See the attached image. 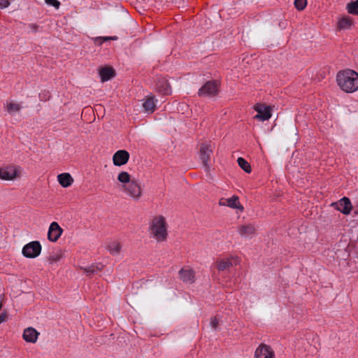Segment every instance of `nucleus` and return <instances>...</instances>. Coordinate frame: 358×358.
<instances>
[{"mask_svg":"<svg viewBox=\"0 0 358 358\" xmlns=\"http://www.w3.org/2000/svg\"><path fill=\"white\" fill-rule=\"evenodd\" d=\"M254 109L257 113V114L254 117L255 119L263 122L269 120L271 117V109L270 106L257 103L255 105Z\"/></svg>","mask_w":358,"mask_h":358,"instance_id":"obj_9","label":"nucleus"},{"mask_svg":"<svg viewBox=\"0 0 358 358\" xmlns=\"http://www.w3.org/2000/svg\"><path fill=\"white\" fill-rule=\"evenodd\" d=\"M103 265L101 264H92L91 266L81 268L85 273L91 274L99 271L102 269Z\"/></svg>","mask_w":358,"mask_h":358,"instance_id":"obj_25","label":"nucleus"},{"mask_svg":"<svg viewBox=\"0 0 358 358\" xmlns=\"http://www.w3.org/2000/svg\"><path fill=\"white\" fill-rule=\"evenodd\" d=\"M129 159V154L124 150H120L115 152L113 156V162L114 165L120 166L126 164Z\"/></svg>","mask_w":358,"mask_h":358,"instance_id":"obj_15","label":"nucleus"},{"mask_svg":"<svg viewBox=\"0 0 358 358\" xmlns=\"http://www.w3.org/2000/svg\"><path fill=\"white\" fill-rule=\"evenodd\" d=\"M336 82L343 92H355L358 90V73L351 69L341 71L336 75Z\"/></svg>","mask_w":358,"mask_h":358,"instance_id":"obj_2","label":"nucleus"},{"mask_svg":"<svg viewBox=\"0 0 358 358\" xmlns=\"http://www.w3.org/2000/svg\"><path fill=\"white\" fill-rule=\"evenodd\" d=\"M10 5V1L8 0H0V8H6Z\"/></svg>","mask_w":358,"mask_h":358,"instance_id":"obj_32","label":"nucleus"},{"mask_svg":"<svg viewBox=\"0 0 358 358\" xmlns=\"http://www.w3.org/2000/svg\"><path fill=\"white\" fill-rule=\"evenodd\" d=\"M220 323V318L217 316H215L210 319V326L213 329H216Z\"/></svg>","mask_w":358,"mask_h":358,"instance_id":"obj_29","label":"nucleus"},{"mask_svg":"<svg viewBox=\"0 0 358 358\" xmlns=\"http://www.w3.org/2000/svg\"><path fill=\"white\" fill-rule=\"evenodd\" d=\"M99 76L101 81L103 83L110 80L115 76V71L112 67H103L100 69Z\"/></svg>","mask_w":358,"mask_h":358,"instance_id":"obj_20","label":"nucleus"},{"mask_svg":"<svg viewBox=\"0 0 358 358\" xmlns=\"http://www.w3.org/2000/svg\"><path fill=\"white\" fill-rule=\"evenodd\" d=\"M5 318H6L5 315L2 314L0 315V324H1L3 322L5 321Z\"/></svg>","mask_w":358,"mask_h":358,"instance_id":"obj_34","label":"nucleus"},{"mask_svg":"<svg viewBox=\"0 0 358 358\" xmlns=\"http://www.w3.org/2000/svg\"><path fill=\"white\" fill-rule=\"evenodd\" d=\"M45 1L47 4L52 6L57 9L59 8L60 3L57 0H45Z\"/></svg>","mask_w":358,"mask_h":358,"instance_id":"obj_30","label":"nucleus"},{"mask_svg":"<svg viewBox=\"0 0 358 358\" xmlns=\"http://www.w3.org/2000/svg\"><path fill=\"white\" fill-rule=\"evenodd\" d=\"M21 168L15 166H8L0 168V178L4 180H13L20 177Z\"/></svg>","mask_w":358,"mask_h":358,"instance_id":"obj_5","label":"nucleus"},{"mask_svg":"<svg viewBox=\"0 0 358 358\" xmlns=\"http://www.w3.org/2000/svg\"><path fill=\"white\" fill-rule=\"evenodd\" d=\"M295 8L299 10H303L307 6V0H295Z\"/></svg>","mask_w":358,"mask_h":358,"instance_id":"obj_28","label":"nucleus"},{"mask_svg":"<svg viewBox=\"0 0 358 358\" xmlns=\"http://www.w3.org/2000/svg\"><path fill=\"white\" fill-rule=\"evenodd\" d=\"M346 10L350 14L358 15V0L348 3L346 6Z\"/></svg>","mask_w":358,"mask_h":358,"instance_id":"obj_23","label":"nucleus"},{"mask_svg":"<svg viewBox=\"0 0 358 358\" xmlns=\"http://www.w3.org/2000/svg\"><path fill=\"white\" fill-rule=\"evenodd\" d=\"M50 97V95H49V93L47 92V94H45V96H44V98H41V100H47L48 99H49Z\"/></svg>","mask_w":358,"mask_h":358,"instance_id":"obj_35","label":"nucleus"},{"mask_svg":"<svg viewBox=\"0 0 358 358\" xmlns=\"http://www.w3.org/2000/svg\"><path fill=\"white\" fill-rule=\"evenodd\" d=\"M122 243L117 240L110 241L106 245V250L113 256L120 255L122 250Z\"/></svg>","mask_w":358,"mask_h":358,"instance_id":"obj_17","label":"nucleus"},{"mask_svg":"<svg viewBox=\"0 0 358 358\" xmlns=\"http://www.w3.org/2000/svg\"><path fill=\"white\" fill-rule=\"evenodd\" d=\"M6 107L7 111L11 115L20 111L22 108L20 103L15 102L7 103Z\"/></svg>","mask_w":358,"mask_h":358,"instance_id":"obj_24","label":"nucleus"},{"mask_svg":"<svg viewBox=\"0 0 358 358\" xmlns=\"http://www.w3.org/2000/svg\"><path fill=\"white\" fill-rule=\"evenodd\" d=\"M63 229L56 222H52L48 229V238L51 242H56L62 236Z\"/></svg>","mask_w":358,"mask_h":358,"instance_id":"obj_14","label":"nucleus"},{"mask_svg":"<svg viewBox=\"0 0 358 358\" xmlns=\"http://www.w3.org/2000/svg\"><path fill=\"white\" fill-rule=\"evenodd\" d=\"M57 180L63 187H68L73 182V178L69 173L59 174L57 176Z\"/></svg>","mask_w":358,"mask_h":358,"instance_id":"obj_19","label":"nucleus"},{"mask_svg":"<svg viewBox=\"0 0 358 358\" xmlns=\"http://www.w3.org/2000/svg\"><path fill=\"white\" fill-rule=\"evenodd\" d=\"M239 263L240 259L237 256L231 255L229 257L218 259L215 262V266L219 271H223L231 267L237 266Z\"/></svg>","mask_w":358,"mask_h":358,"instance_id":"obj_4","label":"nucleus"},{"mask_svg":"<svg viewBox=\"0 0 358 358\" xmlns=\"http://www.w3.org/2000/svg\"><path fill=\"white\" fill-rule=\"evenodd\" d=\"M353 22L351 18L348 16L341 17L337 24L338 29H349L352 26Z\"/></svg>","mask_w":358,"mask_h":358,"instance_id":"obj_22","label":"nucleus"},{"mask_svg":"<svg viewBox=\"0 0 358 358\" xmlns=\"http://www.w3.org/2000/svg\"><path fill=\"white\" fill-rule=\"evenodd\" d=\"M157 100L152 96H148L143 103V108L145 113H152L156 108Z\"/></svg>","mask_w":358,"mask_h":358,"instance_id":"obj_18","label":"nucleus"},{"mask_svg":"<svg viewBox=\"0 0 358 358\" xmlns=\"http://www.w3.org/2000/svg\"><path fill=\"white\" fill-rule=\"evenodd\" d=\"M273 349L268 345L261 343L255 351L254 358H275Z\"/></svg>","mask_w":358,"mask_h":358,"instance_id":"obj_8","label":"nucleus"},{"mask_svg":"<svg viewBox=\"0 0 358 358\" xmlns=\"http://www.w3.org/2000/svg\"><path fill=\"white\" fill-rule=\"evenodd\" d=\"M41 252V245L38 241H31L26 244L22 250V255L27 258H36Z\"/></svg>","mask_w":358,"mask_h":358,"instance_id":"obj_6","label":"nucleus"},{"mask_svg":"<svg viewBox=\"0 0 358 358\" xmlns=\"http://www.w3.org/2000/svg\"><path fill=\"white\" fill-rule=\"evenodd\" d=\"M238 231L242 236L248 237L255 234L256 229L253 224H248L241 226Z\"/></svg>","mask_w":358,"mask_h":358,"instance_id":"obj_21","label":"nucleus"},{"mask_svg":"<svg viewBox=\"0 0 358 358\" xmlns=\"http://www.w3.org/2000/svg\"><path fill=\"white\" fill-rule=\"evenodd\" d=\"M29 27L33 32H36L38 30V25L34 23L29 24Z\"/></svg>","mask_w":358,"mask_h":358,"instance_id":"obj_33","label":"nucleus"},{"mask_svg":"<svg viewBox=\"0 0 358 358\" xmlns=\"http://www.w3.org/2000/svg\"><path fill=\"white\" fill-rule=\"evenodd\" d=\"M62 257V252H59V253L55 254L50 257V260L52 262H57L59 261Z\"/></svg>","mask_w":358,"mask_h":358,"instance_id":"obj_31","label":"nucleus"},{"mask_svg":"<svg viewBox=\"0 0 358 358\" xmlns=\"http://www.w3.org/2000/svg\"><path fill=\"white\" fill-rule=\"evenodd\" d=\"M117 180L121 184L122 191L134 201H139L143 196V188L140 183L131 179V176L126 171H121L117 176Z\"/></svg>","mask_w":358,"mask_h":358,"instance_id":"obj_1","label":"nucleus"},{"mask_svg":"<svg viewBox=\"0 0 358 358\" xmlns=\"http://www.w3.org/2000/svg\"><path fill=\"white\" fill-rule=\"evenodd\" d=\"M39 334V332L34 328L27 327L23 331L22 338L27 343H35L38 340Z\"/></svg>","mask_w":358,"mask_h":358,"instance_id":"obj_16","label":"nucleus"},{"mask_svg":"<svg viewBox=\"0 0 358 358\" xmlns=\"http://www.w3.org/2000/svg\"><path fill=\"white\" fill-rule=\"evenodd\" d=\"M179 277L183 282L192 284L195 281V272L189 266H185L180 270Z\"/></svg>","mask_w":358,"mask_h":358,"instance_id":"obj_13","label":"nucleus"},{"mask_svg":"<svg viewBox=\"0 0 358 358\" xmlns=\"http://www.w3.org/2000/svg\"><path fill=\"white\" fill-rule=\"evenodd\" d=\"M213 152V149L210 144L202 143L200 147V159L203 163L205 170L208 171L210 169V164L208 162L210 157Z\"/></svg>","mask_w":358,"mask_h":358,"instance_id":"obj_11","label":"nucleus"},{"mask_svg":"<svg viewBox=\"0 0 358 358\" xmlns=\"http://www.w3.org/2000/svg\"><path fill=\"white\" fill-rule=\"evenodd\" d=\"M117 39L116 36L114 37H103L99 36L93 38L94 43L96 45H101L104 42L108 41L109 40H115Z\"/></svg>","mask_w":358,"mask_h":358,"instance_id":"obj_27","label":"nucleus"},{"mask_svg":"<svg viewBox=\"0 0 358 358\" xmlns=\"http://www.w3.org/2000/svg\"><path fill=\"white\" fill-rule=\"evenodd\" d=\"M331 206L344 215H349L352 209V205L350 200L345 196L336 202L332 203Z\"/></svg>","mask_w":358,"mask_h":358,"instance_id":"obj_10","label":"nucleus"},{"mask_svg":"<svg viewBox=\"0 0 358 358\" xmlns=\"http://www.w3.org/2000/svg\"><path fill=\"white\" fill-rule=\"evenodd\" d=\"M238 164L239 166L243 169L246 173L251 172V167L250 164L243 158L238 157L237 159Z\"/></svg>","mask_w":358,"mask_h":358,"instance_id":"obj_26","label":"nucleus"},{"mask_svg":"<svg viewBox=\"0 0 358 358\" xmlns=\"http://www.w3.org/2000/svg\"><path fill=\"white\" fill-rule=\"evenodd\" d=\"M168 224L162 215H156L149 222L148 231L150 237L157 242H164L168 237Z\"/></svg>","mask_w":358,"mask_h":358,"instance_id":"obj_3","label":"nucleus"},{"mask_svg":"<svg viewBox=\"0 0 358 358\" xmlns=\"http://www.w3.org/2000/svg\"><path fill=\"white\" fill-rule=\"evenodd\" d=\"M218 85L215 81H208L199 90V96H213L218 92Z\"/></svg>","mask_w":358,"mask_h":358,"instance_id":"obj_7","label":"nucleus"},{"mask_svg":"<svg viewBox=\"0 0 358 358\" xmlns=\"http://www.w3.org/2000/svg\"><path fill=\"white\" fill-rule=\"evenodd\" d=\"M219 205L220 206H228L233 209H238L241 212L243 211V207L239 201L238 196L234 195L230 198H221L219 200Z\"/></svg>","mask_w":358,"mask_h":358,"instance_id":"obj_12","label":"nucleus"}]
</instances>
